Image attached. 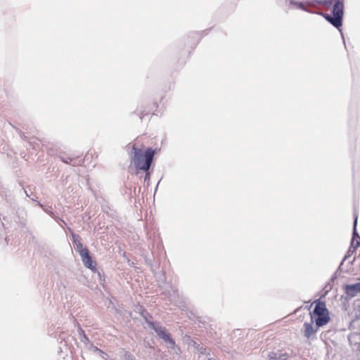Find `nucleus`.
I'll return each instance as SVG.
<instances>
[{"label": "nucleus", "mask_w": 360, "mask_h": 360, "mask_svg": "<svg viewBox=\"0 0 360 360\" xmlns=\"http://www.w3.org/2000/svg\"><path fill=\"white\" fill-rule=\"evenodd\" d=\"M132 149L134 156L131 160L136 168L148 171L153 160L155 150L152 148H148L143 151L142 149L136 148L135 145L133 146Z\"/></svg>", "instance_id": "f257e3e1"}, {"label": "nucleus", "mask_w": 360, "mask_h": 360, "mask_svg": "<svg viewBox=\"0 0 360 360\" xmlns=\"http://www.w3.org/2000/svg\"><path fill=\"white\" fill-rule=\"evenodd\" d=\"M149 325L155 330L157 334L162 338L165 342L174 345V342L170 338L169 334L167 332L165 328L162 326H155L153 322H150Z\"/></svg>", "instance_id": "39448f33"}, {"label": "nucleus", "mask_w": 360, "mask_h": 360, "mask_svg": "<svg viewBox=\"0 0 360 360\" xmlns=\"http://www.w3.org/2000/svg\"><path fill=\"white\" fill-rule=\"evenodd\" d=\"M356 218L355 219V221H354V229H356Z\"/></svg>", "instance_id": "1a4fd4ad"}, {"label": "nucleus", "mask_w": 360, "mask_h": 360, "mask_svg": "<svg viewBox=\"0 0 360 360\" xmlns=\"http://www.w3.org/2000/svg\"><path fill=\"white\" fill-rule=\"evenodd\" d=\"M315 307L310 312L311 319L316 323L317 328L326 325L330 321L329 312L326 304L319 300L315 301Z\"/></svg>", "instance_id": "f03ea898"}, {"label": "nucleus", "mask_w": 360, "mask_h": 360, "mask_svg": "<svg viewBox=\"0 0 360 360\" xmlns=\"http://www.w3.org/2000/svg\"><path fill=\"white\" fill-rule=\"evenodd\" d=\"M145 115H143V112H141V117L142 118Z\"/></svg>", "instance_id": "9d476101"}, {"label": "nucleus", "mask_w": 360, "mask_h": 360, "mask_svg": "<svg viewBox=\"0 0 360 360\" xmlns=\"http://www.w3.org/2000/svg\"><path fill=\"white\" fill-rule=\"evenodd\" d=\"M208 360H212V359H209Z\"/></svg>", "instance_id": "9b49d317"}, {"label": "nucleus", "mask_w": 360, "mask_h": 360, "mask_svg": "<svg viewBox=\"0 0 360 360\" xmlns=\"http://www.w3.org/2000/svg\"><path fill=\"white\" fill-rule=\"evenodd\" d=\"M72 237L75 249L79 253L84 265L89 269H95V266L93 265V262L89 255V250L86 248L83 247V245L78 236L72 235Z\"/></svg>", "instance_id": "20e7f679"}, {"label": "nucleus", "mask_w": 360, "mask_h": 360, "mask_svg": "<svg viewBox=\"0 0 360 360\" xmlns=\"http://www.w3.org/2000/svg\"><path fill=\"white\" fill-rule=\"evenodd\" d=\"M330 4H333V15L326 13L324 18L334 27L339 28L342 26L344 14V4L340 0H330Z\"/></svg>", "instance_id": "7ed1b4c3"}, {"label": "nucleus", "mask_w": 360, "mask_h": 360, "mask_svg": "<svg viewBox=\"0 0 360 360\" xmlns=\"http://www.w3.org/2000/svg\"><path fill=\"white\" fill-rule=\"evenodd\" d=\"M288 355L286 353L279 355L278 357L276 356V354L275 353H272L271 354H270V358L274 360H285L288 359Z\"/></svg>", "instance_id": "6e6552de"}, {"label": "nucleus", "mask_w": 360, "mask_h": 360, "mask_svg": "<svg viewBox=\"0 0 360 360\" xmlns=\"http://www.w3.org/2000/svg\"><path fill=\"white\" fill-rule=\"evenodd\" d=\"M314 322V321L311 319L310 323L306 322L304 324V335L307 338H310L312 335L315 334L317 331L318 328L316 327L315 328L314 327V326H313Z\"/></svg>", "instance_id": "423d86ee"}, {"label": "nucleus", "mask_w": 360, "mask_h": 360, "mask_svg": "<svg viewBox=\"0 0 360 360\" xmlns=\"http://www.w3.org/2000/svg\"><path fill=\"white\" fill-rule=\"evenodd\" d=\"M360 290V284L356 283L352 285H347L346 288V291L348 294H353L357 291Z\"/></svg>", "instance_id": "0eeeda50"}]
</instances>
